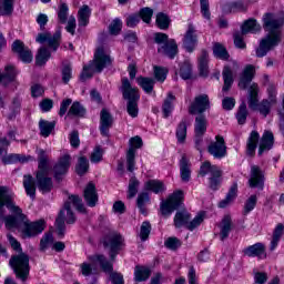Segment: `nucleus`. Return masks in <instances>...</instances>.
Masks as SVG:
<instances>
[{"instance_id":"obj_33","label":"nucleus","mask_w":284,"mask_h":284,"mask_svg":"<svg viewBox=\"0 0 284 284\" xmlns=\"http://www.w3.org/2000/svg\"><path fill=\"white\" fill-rule=\"evenodd\" d=\"M187 123H190V118L184 116L181 122L178 124L175 136L178 139V143H185V139H187Z\"/></svg>"},{"instance_id":"obj_42","label":"nucleus","mask_w":284,"mask_h":284,"mask_svg":"<svg viewBox=\"0 0 284 284\" xmlns=\"http://www.w3.org/2000/svg\"><path fill=\"white\" fill-rule=\"evenodd\" d=\"M55 125H57L55 121L50 122L48 120H40L39 129H40L41 136H43L44 139H48V136H50V134H52Z\"/></svg>"},{"instance_id":"obj_23","label":"nucleus","mask_w":284,"mask_h":284,"mask_svg":"<svg viewBox=\"0 0 284 284\" xmlns=\"http://www.w3.org/2000/svg\"><path fill=\"white\" fill-rule=\"evenodd\" d=\"M254 74H256V69L254 65L247 64L240 74V81L237 84L240 90H247V88H250V83H252Z\"/></svg>"},{"instance_id":"obj_64","label":"nucleus","mask_w":284,"mask_h":284,"mask_svg":"<svg viewBox=\"0 0 284 284\" xmlns=\"http://www.w3.org/2000/svg\"><path fill=\"white\" fill-rule=\"evenodd\" d=\"M164 245L165 247H168V250H172L173 252H175V250L181 247V240H179V237H169L164 242Z\"/></svg>"},{"instance_id":"obj_48","label":"nucleus","mask_w":284,"mask_h":284,"mask_svg":"<svg viewBox=\"0 0 284 284\" xmlns=\"http://www.w3.org/2000/svg\"><path fill=\"white\" fill-rule=\"evenodd\" d=\"M145 190L153 192L154 194H161L165 191V184L160 180H149L144 184Z\"/></svg>"},{"instance_id":"obj_36","label":"nucleus","mask_w":284,"mask_h":284,"mask_svg":"<svg viewBox=\"0 0 284 284\" xmlns=\"http://www.w3.org/2000/svg\"><path fill=\"white\" fill-rule=\"evenodd\" d=\"M151 275L152 270H150L148 266L136 265L134 268V281L136 283H143L144 281H148Z\"/></svg>"},{"instance_id":"obj_55","label":"nucleus","mask_w":284,"mask_h":284,"mask_svg":"<svg viewBox=\"0 0 284 284\" xmlns=\"http://www.w3.org/2000/svg\"><path fill=\"white\" fill-rule=\"evenodd\" d=\"M88 170H90V162L88 161V158L80 156L75 166L77 174H79V176H83Z\"/></svg>"},{"instance_id":"obj_21","label":"nucleus","mask_w":284,"mask_h":284,"mask_svg":"<svg viewBox=\"0 0 284 284\" xmlns=\"http://www.w3.org/2000/svg\"><path fill=\"white\" fill-rule=\"evenodd\" d=\"M71 159L72 158L70 156V154H64L59 159L58 163L53 166L54 179L57 181H61L64 174H68V170H70Z\"/></svg>"},{"instance_id":"obj_10","label":"nucleus","mask_w":284,"mask_h":284,"mask_svg":"<svg viewBox=\"0 0 284 284\" xmlns=\"http://www.w3.org/2000/svg\"><path fill=\"white\" fill-rule=\"evenodd\" d=\"M191 215L187 213V211H179L176 212L174 216V225L175 227H183V225L186 226V230H190L191 232L193 230H196L201 223H203L205 219V214L199 213L191 222H190Z\"/></svg>"},{"instance_id":"obj_40","label":"nucleus","mask_w":284,"mask_h":284,"mask_svg":"<svg viewBox=\"0 0 284 284\" xmlns=\"http://www.w3.org/2000/svg\"><path fill=\"white\" fill-rule=\"evenodd\" d=\"M237 192H239V184L236 182H234L231 185L229 193L226 194V197L224 200L220 201L219 207H221V209L227 207V205H230V203H232V201H234V199H236Z\"/></svg>"},{"instance_id":"obj_30","label":"nucleus","mask_w":284,"mask_h":284,"mask_svg":"<svg viewBox=\"0 0 284 284\" xmlns=\"http://www.w3.org/2000/svg\"><path fill=\"white\" fill-rule=\"evenodd\" d=\"M192 164L190 163V160L186 155H182L180 160V176L183 181V183H189L191 176H192Z\"/></svg>"},{"instance_id":"obj_51","label":"nucleus","mask_w":284,"mask_h":284,"mask_svg":"<svg viewBox=\"0 0 284 284\" xmlns=\"http://www.w3.org/2000/svg\"><path fill=\"white\" fill-rule=\"evenodd\" d=\"M176 100V97L174 94L169 93L168 98L164 100V103L162 105V112L164 114V118L168 119L170 114H172V110H174V105H172V102Z\"/></svg>"},{"instance_id":"obj_37","label":"nucleus","mask_w":284,"mask_h":284,"mask_svg":"<svg viewBox=\"0 0 284 284\" xmlns=\"http://www.w3.org/2000/svg\"><path fill=\"white\" fill-rule=\"evenodd\" d=\"M220 229V239L221 241H225L230 236V232H232V217L230 215H225L222 219Z\"/></svg>"},{"instance_id":"obj_49","label":"nucleus","mask_w":284,"mask_h":284,"mask_svg":"<svg viewBox=\"0 0 284 284\" xmlns=\"http://www.w3.org/2000/svg\"><path fill=\"white\" fill-rule=\"evenodd\" d=\"M16 0H0V17H12Z\"/></svg>"},{"instance_id":"obj_61","label":"nucleus","mask_w":284,"mask_h":284,"mask_svg":"<svg viewBox=\"0 0 284 284\" xmlns=\"http://www.w3.org/2000/svg\"><path fill=\"white\" fill-rule=\"evenodd\" d=\"M69 10H70V8H68V4L65 2H63L59 6L58 19H59L60 23H62V24L68 23Z\"/></svg>"},{"instance_id":"obj_45","label":"nucleus","mask_w":284,"mask_h":284,"mask_svg":"<svg viewBox=\"0 0 284 284\" xmlns=\"http://www.w3.org/2000/svg\"><path fill=\"white\" fill-rule=\"evenodd\" d=\"M136 205H138V209L140 210V212L144 216H148L146 205H150V194L148 192L140 193L136 199Z\"/></svg>"},{"instance_id":"obj_3","label":"nucleus","mask_w":284,"mask_h":284,"mask_svg":"<svg viewBox=\"0 0 284 284\" xmlns=\"http://www.w3.org/2000/svg\"><path fill=\"white\" fill-rule=\"evenodd\" d=\"M89 262H84L80 265L82 276H97L99 274V268L97 263H99L102 272L104 274H112L114 272V261H108L105 255L95 254L88 257Z\"/></svg>"},{"instance_id":"obj_9","label":"nucleus","mask_w":284,"mask_h":284,"mask_svg":"<svg viewBox=\"0 0 284 284\" xmlns=\"http://www.w3.org/2000/svg\"><path fill=\"white\" fill-rule=\"evenodd\" d=\"M284 19L277 18L274 13H265L263 17V28L268 32L266 37H271L275 41H281V28H283Z\"/></svg>"},{"instance_id":"obj_44","label":"nucleus","mask_w":284,"mask_h":284,"mask_svg":"<svg viewBox=\"0 0 284 284\" xmlns=\"http://www.w3.org/2000/svg\"><path fill=\"white\" fill-rule=\"evenodd\" d=\"M213 54L216 59H220L221 61L230 60V52H227L225 45L220 42L213 43Z\"/></svg>"},{"instance_id":"obj_32","label":"nucleus","mask_w":284,"mask_h":284,"mask_svg":"<svg viewBox=\"0 0 284 284\" xmlns=\"http://www.w3.org/2000/svg\"><path fill=\"white\" fill-rule=\"evenodd\" d=\"M274 148V133L265 131L260 141L258 156H263V152Z\"/></svg>"},{"instance_id":"obj_60","label":"nucleus","mask_w":284,"mask_h":284,"mask_svg":"<svg viewBox=\"0 0 284 284\" xmlns=\"http://www.w3.org/2000/svg\"><path fill=\"white\" fill-rule=\"evenodd\" d=\"M139 185H141V182L136 180V176H132L129 181L128 199H134L136 196Z\"/></svg>"},{"instance_id":"obj_8","label":"nucleus","mask_w":284,"mask_h":284,"mask_svg":"<svg viewBox=\"0 0 284 284\" xmlns=\"http://www.w3.org/2000/svg\"><path fill=\"white\" fill-rule=\"evenodd\" d=\"M209 174V187L213 192H216L223 183V171L216 165H212L210 162H204L200 168V176H206Z\"/></svg>"},{"instance_id":"obj_12","label":"nucleus","mask_w":284,"mask_h":284,"mask_svg":"<svg viewBox=\"0 0 284 284\" xmlns=\"http://www.w3.org/2000/svg\"><path fill=\"white\" fill-rule=\"evenodd\" d=\"M104 247L110 248V258L111 261H116V255L123 248V245H125V240L123 239V235L119 232H111L108 235H105L103 240Z\"/></svg>"},{"instance_id":"obj_26","label":"nucleus","mask_w":284,"mask_h":284,"mask_svg":"<svg viewBox=\"0 0 284 284\" xmlns=\"http://www.w3.org/2000/svg\"><path fill=\"white\" fill-rule=\"evenodd\" d=\"M278 43H281V41L274 40L272 36H266L264 39L261 40L260 45L256 49V57H265L270 52V50L278 45Z\"/></svg>"},{"instance_id":"obj_54","label":"nucleus","mask_w":284,"mask_h":284,"mask_svg":"<svg viewBox=\"0 0 284 284\" xmlns=\"http://www.w3.org/2000/svg\"><path fill=\"white\" fill-rule=\"evenodd\" d=\"M180 77L184 81L192 79V63L184 61L180 64Z\"/></svg>"},{"instance_id":"obj_35","label":"nucleus","mask_w":284,"mask_h":284,"mask_svg":"<svg viewBox=\"0 0 284 284\" xmlns=\"http://www.w3.org/2000/svg\"><path fill=\"white\" fill-rule=\"evenodd\" d=\"M194 132L195 136H204L205 132H207V118L205 114H199L195 118Z\"/></svg>"},{"instance_id":"obj_63","label":"nucleus","mask_w":284,"mask_h":284,"mask_svg":"<svg viewBox=\"0 0 284 284\" xmlns=\"http://www.w3.org/2000/svg\"><path fill=\"white\" fill-rule=\"evenodd\" d=\"M122 28H123V22H121V19L115 18L109 26V32L110 34L116 36L121 32Z\"/></svg>"},{"instance_id":"obj_13","label":"nucleus","mask_w":284,"mask_h":284,"mask_svg":"<svg viewBox=\"0 0 284 284\" xmlns=\"http://www.w3.org/2000/svg\"><path fill=\"white\" fill-rule=\"evenodd\" d=\"M183 191H175L166 201H162L160 205L162 216H170L174 210H179L183 205Z\"/></svg>"},{"instance_id":"obj_7","label":"nucleus","mask_w":284,"mask_h":284,"mask_svg":"<svg viewBox=\"0 0 284 284\" xmlns=\"http://www.w3.org/2000/svg\"><path fill=\"white\" fill-rule=\"evenodd\" d=\"M10 267L13 270L16 277L26 283L30 276V256L26 253L11 256L9 261Z\"/></svg>"},{"instance_id":"obj_57","label":"nucleus","mask_w":284,"mask_h":284,"mask_svg":"<svg viewBox=\"0 0 284 284\" xmlns=\"http://www.w3.org/2000/svg\"><path fill=\"white\" fill-rule=\"evenodd\" d=\"M39 164H38V171L41 172V174H48V155H45V151L40 150L39 151Z\"/></svg>"},{"instance_id":"obj_4","label":"nucleus","mask_w":284,"mask_h":284,"mask_svg":"<svg viewBox=\"0 0 284 284\" xmlns=\"http://www.w3.org/2000/svg\"><path fill=\"white\" fill-rule=\"evenodd\" d=\"M121 83L120 91L122 92L124 101H128L126 112L132 119H136V116H139V100L141 99L139 89L133 88L128 78H122Z\"/></svg>"},{"instance_id":"obj_39","label":"nucleus","mask_w":284,"mask_h":284,"mask_svg":"<svg viewBox=\"0 0 284 284\" xmlns=\"http://www.w3.org/2000/svg\"><path fill=\"white\" fill-rule=\"evenodd\" d=\"M92 14V10L89 6H82L78 11V22L80 27L85 28L88 23H90V16Z\"/></svg>"},{"instance_id":"obj_59","label":"nucleus","mask_w":284,"mask_h":284,"mask_svg":"<svg viewBox=\"0 0 284 284\" xmlns=\"http://www.w3.org/2000/svg\"><path fill=\"white\" fill-rule=\"evenodd\" d=\"M62 82L68 84L70 83V79H72V64L70 62H62Z\"/></svg>"},{"instance_id":"obj_24","label":"nucleus","mask_w":284,"mask_h":284,"mask_svg":"<svg viewBox=\"0 0 284 284\" xmlns=\"http://www.w3.org/2000/svg\"><path fill=\"white\" fill-rule=\"evenodd\" d=\"M114 119L108 109H102L100 112V132L102 136H110V128H112Z\"/></svg>"},{"instance_id":"obj_25","label":"nucleus","mask_w":284,"mask_h":284,"mask_svg":"<svg viewBox=\"0 0 284 284\" xmlns=\"http://www.w3.org/2000/svg\"><path fill=\"white\" fill-rule=\"evenodd\" d=\"M36 180H37V187L42 194H48L49 192H52V187H54L52 183V178L48 176V173H36Z\"/></svg>"},{"instance_id":"obj_6","label":"nucleus","mask_w":284,"mask_h":284,"mask_svg":"<svg viewBox=\"0 0 284 284\" xmlns=\"http://www.w3.org/2000/svg\"><path fill=\"white\" fill-rule=\"evenodd\" d=\"M248 108L254 112H258L264 119L272 112V105L274 102L264 99L258 102V84L253 83L248 88Z\"/></svg>"},{"instance_id":"obj_20","label":"nucleus","mask_w":284,"mask_h":284,"mask_svg":"<svg viewBox=\"0 0 284 284\" xmlns=\"http://www.w3.org/2000/svg\"><path fill=\"white\" fill-rule=\"evenodd\" d=\"M248 186L263 190L265 187V174L258 165L251 166V174L248 179Z\"/></svg>"},{"instance_id":"obj_46","label":"nucleus","mask_w":284,"mask_h":284,"mask_svg":"<svg viewBox=\"0 0 284 284\" xmlns=\"http://www.w3.org/2000/svg\"><path fill=\"white\" fill-rule=\"evenodd\" d=\"M136 82H138V85H140V88H142V90L146 92V94H152L154 90V83H156L154 79L145 78V77H139L136 79Z\"/></svg>"},{"instance_id":"obj_5","label":"nucleus","mask_w":284,"mask_h":284,"mask_svg":"<svg viewBox=\"0 0 284 284\" xmlns=\"http://www.w3.org/2000/svg\"><path fill=\"white\" fill-rule=\"evenodd\" d=\"M108 65H112V59L105 53L103 47H99L94 53L93 62L89 67H83V70L80 74V81H88L92 79V72L101 73Z\"/></svg>"},{"instance_id":"obj_47","label":"nucleus","mask_w":284,"mask_h":284,"mask_svg":"<svg viewBox=\"0 0 284 284\" xmlns=\"http://www.w3.org/2000/svg\"><path fill=\"white\" fill-rule=\"evenodd\" d=\"M283 234H284V225L283 223H278L275 230L273 231V237L270 246L271 252H274L276 247H278V242L281 241V237L283 236Z\"/></svg>"},{"instance_id":"obj_16","label":"nucleus","mask_w":284,"mask_h":284,"mask_svg":"<svg viewBox=\"0 0 284 284\" xmlns=\"http://www.w3.org/2000/svg\"><path fill=\"white\" fill-rule=\"evenodd\" d=\"M11 50L14 54H18V58L22 63H32V59L34 57L32 55V50L30 48L26 47V43L21 40H16L12 45Z\"/></svg>"},{"instance_id":"obj_11","label":"nucleus","mask_w":284,"mask_h":284,"mask_svg":"<svg viewBox=\"0 0 284 284\" xmlns=\"http://www.w3.org/2000/svg\"><path fill=\"white\" fill-rule=\"evenodd\" d=\"M242 32L236 31L233 34L234 39V45L236 48H240L241 50L245 49V41H243V36L250 34H256V32H261V24L256 22L255 19H248L246 20L241 28Z\"/></svg>"},{"instance_id":"obj_56","label":"nucleus","mask_w":284,"mask_h":284,"mask_svg":"<svg viewBox=\"0 0 284 284\" xmlns=\"http://www.w3.org/2000/svg\"><path fill=\"white\" fill-rule=\"evenodd\" d=\"M10 113L8 115V119L12 121V119H17V114L21 112V99L13 98L11 105L9 106Z\"/></svg>"},{"instance_id":"obj_43","label":"nucleus","mask_w":284,"mask_h":284,"mask_svg":"<svg viewBox=\"0 0 284 284\" xmlns=\"http://www.w3.org/2000/svg\"><path fill=\"white\" fill-rule=\"evenodd\" d=\"M258 139H261V136L258 135V132L256 131H252L250 136H248V141L246 144V152L248 154V156H254V154L256 153V146L258 145Z\"/></svg>"},{"instance_id":"obj_17","label":"nucleus","mask_w":284,"mask_h":284,"mask_svg":"<svg viewBox=\"0 0 284 284\" xmlns=\"http://www.w3.org/2000/svg\"><path fill=\"white\" fill-rule=\"evenodd\" d=\"M207 151L214 159L225 158L227 155L225 139L221 135H216L215 141L210 143Z\"/></svg>"},{"instance_id":"obj_58","label":"nucleus","mask_w":284,"mask_h":284,"mask_svg":"<svg viewBox=\"0 0 284 284\" xmlns=\"http://www.w3.org/2000/svg\"><path fill=\"white\" fill-rule=\"evenodd\" d=\"M247 104L245 103V101H243L240 106H239V111L236 113V119H237V123L240 125H245V121H247Z\"/></svg>"},{"instance_id":"obj_15","label":"nucleus","mask_w":284,"mask_h":284,"mask_svg":"<svg viewBox=\"0 0 284 284\" xmlns=\"http://www.w3.org/2000/svg\"><path fill=\"white\" fill-rule=\"evenodd\" d=\"M210 95L203 93L194 98L193 102L189 106V114H203L210 110Z\"/></svg>"},{"instance_id":"obj_28","label":"nucleus","mask_w":284,"mask_h":284,"mask_svg":"<svg viewBox=\"0 0 284 284\" xmlns=\"http://www.w3.org/2000/svg\"><path fill=\"white\" fill-rule=\"evenodd\" d=\"M159 54H163L169 59H174L176 54H179V44H176V40L170 39V41L160 48H158Z\"/></svg>"},{"instance_id":"obj_19","label":"nucleus","mask_w":284,"mask_h":284,"mask_svg":"<svg viewBox=\"0 0 284 284\" xmlns=\"http://www.w3.org/2000/svg\"><path fill=\"white\" fill-rule=\"evenodd\" d=\"M199 45V36H196V29L193 24H189L187 30L183 38V48L186 52H194Z\"/></svg>"},{"instance_id":"obj_14","label":"nucleus","mask_w":284,"mask_h":284,"mask_svg":"<svg viewBox=\"0 0 284 284\" xmlns=\"http://www.w3.org/2000/svg\"><path fill=\"white\" fill-rule=\"evenodd\" d=\"M129 150L126 151V170L128 172H134L136 165V150L143 148V140L136 135L129 140Z\"/></svg>"},{"instance_id":"obj_29","label":"nucleus","mask_w":284,"mask_h":284,"mask_svg":"<svg viewBox=\"0 0 284 284\" xmlns=\"http://www.w3.org/2000/svg\"><path fill=\"white\" fill-rule=\"evenodd\" d=\"M247 2L245 0H235L232 2H227L224 4V12H229L230 14H236L239 12H247Z\"/></svg>"},{"instance_id":"obj_53","label":"nucleus","mask_w":284,"mask_h":284,"mask_svg":"<svg viewBox=\"0 0 284 284\" xmlns=\"http://www.w3.org/2000/svg\"><path fill=\"white\" fill-rule=\"evenodd\" d=\"M155 23L160 30H168L170 28V23H172V20L168 14L160 12L156 14Z\"/></svg>"},{"instance_id":"obj_22","label":"nucleus","mask_w":284,"mask_h":284,"mask_svg":"<svg viewBox=\"0 0 284 284\" xmlns=\"http://www.w3.org/2000/svg\"><path fill=\"white\" fill-rule=\"evenodd\" d=\"M83 199L89 207H97V203H99V193L97 192V185L93 182H89L84 187Z\"/></svg>"},{"instance_id":"obj_50","label":"nucleus","mask_w":284,"mask_h":284,"mask_svg":"<svg viewBox=\"0 0 284 284\" xmlns=\"http://www.w3.org/2000/svg\"><path fill=\"white\" fill-rule=\"evenodd\" d=\"M87 114V110L85 106L83 104H81L80 102L75 101L72 103V105L70 106L67 116H79V118H83Z\"/></svg>"},{"instance_id":"obj_2","label":"nucleus","mask_w":284,"mask_h":284,"mask_svg":"<svg viewBox=\"0 0 284 284\" xmlns=\"http://www.w3.org/2000/svg\"><path fill=\"white\" fill-rule=\"evenodd\" d=\"M72 205H74L78 212L85 214V205L83 204L81 196L70 195L69 201L64 203L63 209L60 210L58 217L55 219L57 234L59 239H63L65 236V223L68 225L77 223V215H74V211H72Z\"/></svg>"},{"instance_id":"obj_34","label":"nucleus","mask_w":284,"mask_h":284,"mask_svg":"<svg viewBox=\"0 0 284 284\" xmlns=\"http://www.w3.org/2000/svg\"><path fill=\"white\" fill-rule=\"evenodd\" d=\"M23 187L28 196H30V199L34 201V199H37V182L34 181V178H32V175L23 176Z\"/></svg>"},{"instance_id":"obj_1","label":"nucleus","mask_w":284,"mask_h":284,"mask_svg":"<svg viewBox=\"0 0 284 284\" xmlns=\"http://www.w3.org/2000/svg\"><path fill=\"white\" fill-rule=\"evenodd\" d=\"M4 225L7 230H18L22 239L39 236L45 230V221L39 220L30 222L23 214V210L14 203V193L8 186H0V227Z\"/></svg>"},{"instance_id":"obj_38","label":"nucleus","mask_w":284,"mask_h":284,"mask_svg":"<svg viewBox=\"0 0 284 284\" xmlns=\"http://www.w3.org/2000/svg\"><path fill=\"white\" fill-rule=\"evenodd\" d=\"M222 77L224 81V85L222 90L224 92H230V89L232 88L234 83V73L232 72V68L225 65L222 71Z\"/></svg>"},{"instance_id":"obj_41","label":"nucleus","mask_w":284,"mask_h":284,"mask_svg":"<svg viewBox=\"0 0 284 284\" xmlns=\"http://www.w3.org/2000/svg\"><path fill=\"white\" fill-rule=\"evenodd\" d=\"M50 57H52L50 50L45 47H41L36 54V65H45V63L50 61Z\"/></svg>"},{"instance_id":"obj_27","label":"nucleus","mask_w":284,"mask_h":284,"mask_svg":"<svg viewBox=\"0 0 284 284\" xmlns=\"http://www.w3.org/2000/svg\"><path fill=\"white\" fill-rule=\"evenodd\" d=\"M244 256L257 258H267V253L265 252V244L258 242L243 250Z\"/></svg>"},{"instance_id":"obj_52","label":"nucleus","mask_w":284,"mask_h":284,"mask_svg":"<svg viewBox=\"0 0 284 284\" xmlns=\"http://www.w3.org/2000/svg\"><path fill=\"white\" fill-rule=\"evenodd\" d=\"M210 54L207 50H202L201 55L199 58V68L201 77H205L207 74V61Z\"/></svg>"},{"instance_id":"obj_31","label":"nucleus","mask_w":284,"mask_h":284,"mask_svg":"<svg viewBox=\"0 0 284 284\" xmlns=\"http://www.w3.org/2000/svg\"><path fill=\"white\" fill-rule=\"evenodd\" d=\"M4 79V85H8V83H12L14 79H17V69H14V65L8 64L4 68V73H0V83ZM7 81V82H6ZM0 108H3V98L0 97Z\"/></svg>"},{"instance_id":"obj_18","label":"nucleus","mask_w":284,"mask_h":284,"mask_svg":"<svg viewBox=\"0 0 284 284\" xmlns=\"http://www.w3.org/2000/svg\"><path fill=\"white\" fill-rule=\"evenodd\" d=\"M38 43H48V47L53 49V52L59 50V45H61V30L55 31V34L52 36L50 32L40 33L36 38Z\"/></svg>"},{"instance_id":"obj_62","label":"nucleus","mask_w":284,"mask_h":284,"mask_svg":"<svg viewBox=\"0 0 284 284\" xmlns=\"http://www.w3.org/2000/svg\"><path fill=\"white\" fill-rule=\"evenodd\" d=\"M138 14L144 23H150L152 21L154 10H152L150 7H145L142 8Z\"/></svg>"}]
</instances>
